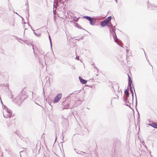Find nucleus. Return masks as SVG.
I'll return each instance as SVG.
<instances>
[{
    "instance_id": "f257e3e1",
    "label": "nucleus",
    "mask_w": 157,
    "mask_h": 157,
    "mask_svg": "<svg viewBox=\"0 0 157 157\" xmlns=\"http://www.w3.org/2000/svg\"><path fill=\"white\" fill-rule=\"evenodd\" d=\"M111 19V16L108 17L106 19L101 22L100 25L102 27H105L107 25L109 22L110 21Z\"/></svg>"
},
{
    "instance_id": "f03ea898",
    "label": "nucleus",
    "mask_w": 157,
    "mask_h": 157,
    "mask_svg": "<svg viewBox=\"0 0 157 157\" xmlns=\"http://www.w3.org/2000/svg\"><path fill=\"white\" fill-rule=\"evenodd\" d=\"M11 114V112L10 111H8V109H5V110L3 112V115L5 118H8L10 117Z\"/></svg>"
},
{
    "instance_id": "7ed1b4c3",
    "label": "nucleus",
    "mask_w": 157,
    "mask_h": 157,
    "mask_svg": "<svg viewBox=\"0 0 157 157\" xmlns=\"http://www.w3.org/2000/svg\"><path fill=\"white\" fill-rule=\"evenodd\" d=\"M70 102V101L69 100H65L64 101H63L62 104L63 106L64 109H68L69 108V103Z\"/></svg>"
},
{
    "instance_id": "20e7f679",
    "label": "nucleus",
    "mask_w": 157,
    "mask_h": 157,
    "mask_svg": "<svg viewBox=\"0 0 157 157\" xmlns=\"http://www.w3.org/2000/svg\"><path fill=\"white\" fill-rule=\"evenodd\" d=\"M62 97V94H59L57 95L55 97L54 100L53 101L54 103H56L59 101L61 99Z\"/></svg>"
},
{
    "instance_id": "39448f33",
    "label": "nucleus",
    "mask_w": 157,
    "mask_h": 157,
    "mask_svg": "<svg viewBox=\"0 0 157 157\" xmlns=\"http://www.w3.org/2000/svg\"><path fill=\"white\" fill-rule=\"evenodd\" d=\"M79 79L81 83L83 84H85L87 83V81L82 79L80 76H79Z\"/></svg>"
},
{
    "instance_id": "423d86ee",
    "label": "nucleus",
    "mask_w": 157,
    "mask_h": 157,
    "mask_svg": "<svg viewBox=\"0 0 157 157\" xmlns=\"http://www.w3.org/2000/svg\"><path fill=\"white\" fill-rule=\"evenodd\" d=\"M91 19H92L89 20V21H90V23L91 25H93L95 24L96 20L94 18H91Z\"/></svg>"
},
{
    "instance_id": "0eeeda50",
    "label": "nucleus",
    "mask_w": 157,
    "mask_h": 157,
    "mask_svg": "<svg viewBox=\"0 0 157 157\" xmlns=\"http://www.w3.org/2000/svg\"><path fill=\"white\" fill-rule=\"evenodd\" d=\"M150 125L152 127L157 128V123H152L150 124Z\"/></svg>"
},
{
    "instance_id": "6e6552de",
    "label": "nucleus",
    "mask_w": 157,
    "mask_h": 157,
    "mask_svg": "<svg viewBox=\"0 0 157 157\" xmlns=\"http://www.w3.org/2000/svg\"><path fill=\"white\" fill-rule=\"evenodd\" d=\"M83 17L87 19L89 21L92 19L91 18L87 16H84Z\"/></svg>"
},
{
    "instance_id": "1a4fd4ad",
    "label": "nucleus",
    "mask_w": 157,
    "mask_h": 157,
    "mask_svg": "<svg viewBox=\"0 0 157 157\" xmlns=\"http://www.w3.org/2000/svg\"><path fill=\"white\" fill-rule=\"evenodd\" d=\"M124 93L127 97L129 96V93H128V91L127 90H125Z\"/></svg>"
},
{
    "instance_id": "9d476101",
    "label": "nucleus",
    "mask_w": 157,
    "mask_h": 157,
    "mask_svg": "<svg viewBox=\"0 0 157 157\" xmlns=\"http://www.w3.org/2000/svg\"><path fill=\"white\" fill-rule=\"evenodd\" d=\"M128 79H129V84H130V82H132V81L130 79V76H129V75H128Z\"/></svg>"
},
{
    "instance_id": "9b49d317",
    "label": "nucleus",
    "mask_w": 157,
    "mask_h": 157,
    "mask_svg": "<svg viewBox=\"0 0 157 157\" xmlns=\"http://www.w3.org/2000/svg\"><path fill=\"white\" fill-rule=\"evenodd\" d=\"M114 41H115V42H116L117 43V44H118L119 45H120V46H121V47H122V46L121 45H120V44H118V42L117 41V39L116 38H115V39H114Z\"/></svg>"
},
{
    "instance_id": "f8f14e48",
    "label": "nucleus",
    "mask_w": 157,
    "mask_h": 157,
    "mask_svg": "<svg viewBox=\"0 0 157 157\" xmlns=\"http://www.w3.org/2000/svg\"><path fill=\"white\" fill-rule=\"evenodd\" d=\"M130 90H131V91H133V90H131V89H130Z\"/></svg>"
},
{
    "instance_id": "ddd939ff",
    "label": "nucleus",
    "mask_w": 157,
    "mask_h": 157,
    "mask_svg": "<svg viewBox=\"0 0 157 157\" xmlns=\"http://www.w3.org/2000/svg\"><path fill=\"white\" fill-rule=\"evenodd\" d=\"M130 90H131V91H133V90H131V89H130Z\"/></svg>"
},
{
    "instance_id": "4468645a",
    "label": "nucleus",
    "mask_w": 157,
    "mask_h": 157,
    "mask_svg": "<svg viewBox=\"0 0 157 157\" xmlns=\"http://www.w3.org/2000/svg\"><path fill=\"white\" fill-rule=\"evenodd\" d=\"M130 90H131V91H133V90H131V89H130Z\"/></svg>"
},
{
    "instance_id": "2eb2a0df",
    "label": "nucleus",
    "mask_w": 157,
    "mask_h": 157,
    "mask_svg": "<svg viewBox=\"0 0 157 157\" xmlns=\"http://www.w3.org/2000/svg\"><path fill=\"white\" fill-rule=\"evenodd\" d=\"M130 86H131V84L130 85Z\"/></svg>"
}]
</instances>
